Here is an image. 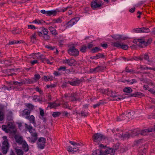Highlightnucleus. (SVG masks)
I'll return each mask as SVG.
<instances>
[{
	"label": "nucleus",
	"instance_id": "nucleus-29",
	"mask_svg": "<svg viewBox=\"0 0 155 155\" xmlns=\"http://www.w3.org/2000/svg\"><path fill=\"white\" fill-rule=\"evenodd\" d=\"M104 55L103 54H98L96 55L95 56H94L93 59H98L99 58H104Z\"/></svg>",
	"mask_w": 155,
	"mask_h": 155
},
{
	"label": "nucleus",
	"instance_id": "nucleus-32",
	"mask_svg": "<svg viewBox=\"0 0 155 155\" xmlns=\"http://www.w3.org/2000/svg\"><path fill=\"white\" fill-rule=\"evenodd\" d=\"M152 41V39L151 38H150L146 41V43H145V46L146 47L148 45H150Z\"/></svg>",
	"mask_w": 155,
	"mask_h": 155
},
{
	"label": "nucleus",
	"instance_id": "nucleus-12",
	"mask_svg": "<svg viewBox=\"0 0 155 155\" xmlns=\"http://www.w3.org/2000/svg\"><path fill=\"white\" fill-rule=\"evenodd\" d=\"M101 6V4H97L96 0H93L91 2V6L93 8H99Z\"/></svg>",
	"mask_w": 155,
	"mask_h": 155
},
{
	"label": "nucleus",
	"instance_id": "nucleus-33",
	"mask_svg": "<svg viewBox=\"0 0 155 155\" xmlns=\"http://www.w3.org/2000/svg\"><path fill=\"white\" fill-rule=\"evenodd\" d=\"M134 31L135 32L138 33L142 32L143 29L142 28H138L136 29H134Z\"/></svg>",
	"mask_w": 155,
	"mask_h": 155
},
{
	"label": "nucleus",
	"instance_id": "nucleus-42",
	"mask_svg": "<svg viewBox=\"0 0 155 155\" xmlns=\"http://www.w3.org/2000/svg\"><path fill=\"white\" fill-rule=\"evenodd\" d=\"M43 78L45 80V81H49V80L51 81L53 80L51 78L49 77H47L46 76H45L43 77Z\"/></svg>",
	"mask_w": 155,
	"mask_h": 155
},
{
	"label": "nucleus",
	"instance_id": "nucleus-20",
	"mask_svg": "<svg viewBox=\"0 0 155 155\" xmlns=\"http://www.w3.org/2000/svg\"><path fill=\"white\" fill-rule=\"evenodd\" d=\"M80 83L79 80H76L72 82L68 81V83L72 86L78 85Z\"/></svg>",
	"mask_w": 155,
	"mask_h": 155
},
{
	"label": "nucleus",
	"instance_id": "nucleus-35",
	"mask_svg": "<svg viewBox=\"0 0 155 155\" xmlns=\"http://www.w3.org/2000/svg\"><path fill=\"white\" fill-rule=\"evenodd\" d=\"M142 33H149L150 32V30L148 28H142Z\"/></svg>",
	"mask_w": 155,
	"mask_h": 155
},
{
	"label": "nucleus",
	"instance_id": "nucleus-14",
	"mask_svg": "<svg viewBox=\"0 0 155 155\" xmlns=\"http://www.w3.org/2000/svg\"><path fill=\"white\" fill-rule=\"evenodd\" d=\"M21 144L22 145V147L25 152L28 151L29 150L28 146L25 140Z\"/></svg>",
	"mask_w": 155,
	"mask_h": 155
},
{
	"label": "nucleus",
	"instance_id": "nucleus-8",
	"mask_svg": "<svg viewBox=\"0 0 155 155\" xmlns=\"http://www.w3.org/2000/svg\"><path fill=\"white\" fill-rule=\"evenodd\" d=\"M152 132H155V129H145L141 130L140 133L142 135L145 136L149 134L148 133Z\"/></svg>",
	"mask_w": 155,
	"mask_h": 155
},
{
	"label": "nucleus",
	"instance_id": "nucleus-50",
	"mask_svg": "<svg viewBox=\"0 0 155 155\" xmlns=\"http://www.w3.org/2000/svg\"><path fill=\"white\" fill-rule=\"evenodd\" d=\"M21 82H17L16 81H14V82H13V84L15 85H18V86H22L23 84H21Z\"/></svg>",
	"mask_w": 155,
	"mask_h": 155
},
{
	"label": "nucleus",
	"instance_id": "nucleus-56",
	"mask_svg": "<svg viewBox=\"0 0 155 155\" xmlns=\"http://www.w3.org/2000/svg\"><path fill=\"white\" fill-rule=\"evenodd\" d=\"M63 105L64 106V107H65V108H68L70 110L71 109L70 108H69V106L67 103H64Z\"/></svg>",
	"mask_w": 155,
	"mask_h": 155
},
{
	"label": "nucleus",
	"instance_id": "nucleus-45",
	"mask_svg": "<svg viewBox=\"0 0 155 155\" xmlns=\"http://www.w3.org/2000/svg\"><path fill=\"white\" fill-rule=\"evenodd\" d=\"M54 23H60L61 22L62 20L60 18L55 19L53 20Z\"/></svg>",
	"mask_w": 155,
	"mask_h": 155
},
{
	"label": "nucleus",
	"instance_id": "nucleus-5",
	"mask_svg": "<svg viewBox=\"0 0 155 155\" xmlns=\"http://www.w3.org/2000/svg\"><path fill=\"white\" fill-rule=\"evenodd\" d=\"M68 52L70 55L74 56H77L79 54L78 50L75 48L74 46L70 48L68 50Z\"/></svg>",
	"mask_w": 155,
	"mask_h": 155
},
{
	"label": "nucleus",
	"instance_id": "nucleus-49",
	"mask_svg": "<svg viewBox=\"0 0 155 155\" xmlns=\"http://www.w3.org/2000/svg\"><path fill=\"white\" fill-rule=\"evenodd\" d=\"M126 81L127 82H130V84H133L134 83L137 82V81L135 79H132L130 81L129 80H126L124 82Z\"/></svg>",
	"mask_w": 155,
	"mask_h": 155
},
{
	"label": "nucleus",
	"instance_id": "nucleus-54",
	"mask_svg": "<svg viewBox=\"0 0 155 155\" xmlns=\"http://www.w3.org/2000/svg\"><path fill=\"white\" fill-rule=\"evenodd\" d=\"M26 81H27V84H32L34 82V81L30 79H26Z\"/></svg>",
	"mask_w": 155,
	"mask_h": 155
},
{
	"label": "nucleus",
	"instance_id": "nucleus-31",
	"mask_svg": "<svg viewBox=\"0 0 155 155\" xmlns=\"http://www.w3.org/2000/svg\"><path fill=\"white\" fill-rule=\"evenodd\" d=\"M124 114V113H123L121 115H120L119 116H118L117 118V121H121L123 120V115Z\"/></svg>",
	"mask_w": 155,
	"mask_h": 155
},
{
	"label": "nucleus",
	"instance_id": "nucleus-18",
	"mask_svg": "<svg viewBox=\"0 0 155 155\" xmlns=\"http://www.w3.org/2000/svg\"><path fill=\"white\" fill-rule=\"evenodd\" d=\"M49 104L48 107H50L51 108H56V107L60 105L59 104H56L55 102L49 103Z\"/></svg>",
	"mask_w": 155,
	"mask_h": 155
},
{
	"label": "nucleus",
	"instance_id": "nucleus-59",
	"mask_svg": "<svg viewBox=\"0 0 155 155\" xmlns=\"http://www.w3.org/2000/svg\"><path fill=\"white\" fill-rule=\"evenodd\" d=\"M28 28L31 29L34 28V29H35L36 28L33 25H28Z\"/></svg>",
	"mask_w": 155,
	"mask_h": 155
},
{
	"label": "nucleus",
	"instance_id": "nucleus-1",
	"mask_svg": "<svg viewBox=\"0 0 155 155\" xmlns=\"http://www.w3.org/2000/svg\"><path fill=\"white\" fill-rule=\"evenodd\" d=\"M25 127L28 130L29 132L31 134V137H29V141L32 143H34L37 140V134L35 129L33 128L32 126L28 125L27 124H25Z\"/></svg>",
	"mask_w": 155,
	"mask_h": 155
},
{
	"label": "nucleus",
	"instance_id": "nucleus-24",
	"mask_svg": "<svg viewBox=\"0 0 155 155\" xmlns=\"http://www.w3.org/2000/svg\"><path fill=\"white\" fill-rule=\"evenodd\" d=\"M75 23V21H74L72 18L66 23V25H68V27L69 26H72Z\"/></svg>",
	"mask_w": 155,
	"mask_h": 155
},
{
	"label": "nucleus",
	"instance_id": "nucleus-38",
	"mask_svg": "<svg viewBox=\"0 0 155 155\" xmlns=\"http://www.w3.org/2000/svg\"><path fill=\"white\" fill-rule=\"evenodd\" d=\"M60 114L61 113L60 112H54L52 115L53 117H58Z\"/></svg>",
	"mask_w": 155,
	"mask_h": 155
},
{
	"label": "nucleus",
	"instance_id": "nucleus-9",
	"mask_svg": "<svg viewBox=\"0 0 155 155\" xmlns=\"http://www.w3.org/2000/svg\"><path fill=\"white\" fill-rule=\"evenodd\" d=\"M14 138L16 142L19 144H21L25 141L23 140V137L19 135H15Z\"/></svg>",
	"mask_w": 155,
	"mask_h": 155
},
{
	"label": "nucleus",
	"instance_id": "nucleus-7",
	"mask_svg": "<svg viewBox=\"0 0 155 155\" xmlns=\"http://www.w3.org/2000/svg\"><path fill=\"white\" fill-rule=\"evenodd\" d=\"M7 127L9 129V131H10L11 133L15 134L16 131V129L15 128V125L12 123L9 122H8L7 125Z\"/></svg>",
	"mask_w": 155,
	"mask_h": 155
},
{
	"label": "nucleus",
	"instance_id": "nucleus-13",
	"mask_svg": "<svg viewBox=\"0 0 155 155\" xmlns=\"http://www.w3.org/2000/svg\"><path fill=\"white\" fill-rule=\"evenodd\" d=\"M130 135H131L130 134L127 133L126 134H122V135L120 134L119 136L120 138L122 139H128L130 137Z\"/></svg>",
	"mask_w": 155,
	"mask_h": 155
},
{
	"label": "nucleus",
	"instance_id": "nucleus-2",
	"mask_svg": "<svg viewBox=\"0 0 155 155\" xmlns=\"http://www.w3.org/2000/svg\"><path fill=\"white\" fill-rule=\"evenodd\" d=\"M93 137L94 141L95 142H98L108 139L104 135L99 133L94 134Z\"/></svg>",
	"mask_w": 155,
	"mask_h": 155
},
{
	"label": "nucleus",
	"instance_id": "nucleus-19",
	"mask_svg": "<svg viewBox=\"0 0 155 155\" xmlns=\"http://www.w3.org/2000/svg\"><path fill=\"white\" fill-rule=\"evenodd\" d=\"M15 150L17 155H23V151L21 149L15 148Z\"/></svg>",
	"mask_w": 155,
	"mask_h": 155
},
{
	"label": "nucleus",
	"instance_id": "nucleus-34",
	"mask_svg": "<svg viewBox=\"0 0 155 155\" xmlns=\"http://www.w3.org/2000/svg\"><path fill=\"white\" fill-rule=\"evenodd\" d=\"M40 76L39 74H36L34 76L33 79L35 80V82H36L40 79Z\"/></svg>",
	"mask_w": 155,
	"mask_h": 155
},
{
	"label": "nucleus",
	"instance_id": "nucleus-25",
	"mask_svg": "<svg viewBox=\"0 0 155 155\" xmlns=\"http://www.w3.org/2000/svg\"><path fill=\"white\" fill-rule=\"evenodd\" d=\"M29 120L31 123L34 124L35 123V119L33 115H31L30 117L29 116L28 118Z\"/></svg>",
	"mask_w": 155,
	"mask_h": 155
},
{
	"label": "nucleus",
	"instance_id": "nucleus-61",
	"mask_svg": "<svg viewBox=\"0 0 155 155\" xmlns=\"http://www.w3.org/2000/svg\"><path fill=\"white\" fill-rule=\"evenodd\" d=\"M137 96L138 95L139 96H140V97H143V96H144V95L143 94H142L141 93L138 92H137Z\"/></svg>",
	"mask_w": 155,
	"mask_h": 155
},
{
	"label": "nucleus",
	"instance_id": "nucleus-37",
	"mask_svg": "<svg viewBox=\"0 0 155 155\" xmlns=\"http://www.w3.org/2000/svg\"><path fill=\"white\" fill-rule=\"evenodd\" d=\"M43 37L45 41L49 40L50 38V37L48 34H46L43 35Z\"/></svg>",
	"mask_w": 155,
	"mask_h": 155
},
{
	"label": "nucleus",
	"instance_id": "nucleus-53",
	"mask_svg": "<svg viewBox=\"0 0 155 155\" xmlns=\"http://www.w3.org/2000/svg\"><path fill=\"white\" fill-rule=\"evenodd\" d=\"M68 151L70 152H71L74 153V150L72 149V148L71 146H69L68 148Z\"/></svg>",
	"mask_w": 155,
	"mask_h": 155
},
{
	"label": "nucleus",
	"instance_id": "nucleus-43",
	"mask_svg": "<svg viewBox=\"0 0 155 155\" xmlns=\"http://www.w3.org/2000/svg\"><path fill=\"white\" fill-rule=\"evenodd\" d=\"M7 128L6 126L5 125H3L2 126V129L6 132L8 133L9 132V130Z\"/></svg>",
	"mask_w": 155,
	"mask_h": 155
},
{
	"label": "nucleus",
	"instance_id": "nucleus-40",
	"mask_svg": "<svg viewBox=\"0 0 155 155\" xmlns=\"http://www.w3.org/2000/svg\"><path fill=\"white\" fill-rule=\"evenodd\" d=\"M120 48L123 49L127 50L128 48V46L127 45H123L122 44Z\"/></svg>",
	"mask_w": 155,
	"mask_h": 155
},
{
	"label": "nucleus",
	"instance_id": "nucleus-60",
	"mask_svg": "<svg viewBox=\"0 0 155 155\" xmlns=\"http://www.w3.org/2000/svg\"><path fill=\"white\" fill-rule=\"evenodd\" d=\"M31 63L32 65H34L35 64L38 63V61L36 60H35L32 61L31 62Z\"/></svg>",
	"mask_w": 155,
	"mask_h": 155
},
{
	"label": "nucleus",
	"instance_id": "nucleus-52",
	"mask_svg": "<svg viewBox=\"0 0 155 155\" xmlns=\"http://www.w3.org/2000/svg\"><path fill=\"white\" fill-rule=\"evenodd\" d=\"M40 114L41 116L43 117L44 116V111L43 109L40 108Z\"/></svg>",
	"mask_w": 155,
	"mask_h": 155
},
{
	"label": "nucleus",
	"instance_id": "nucleus-57",
	"mask_svg": "<svg viewBox=\"0 0 155 155\" xmlns=\"http://www.w3.org/2000/svg\"><path fill=\"white\" fill-rule=\"evenodd\" d=\"M66 67L65 66H62L58 68V70L59 71L62 70L63 71L65 70Z\"/></svg>",
	"mask_w": 155,
	"mask_h": 155
},
{
	"label": "nucleus",
	"instance_id": "nucleus-44",
	"mask_svg": "<svg viewBox=\"0 0 155 155\" xmlns=\"http://www.w3.org/2000/svg\"><path fill=\"white\" fill-rule=\"evenodd\" d=\"M126 71L127 72L131 73H134L135 72L132 69H129L127 68L126 69Z\"/></svg>",
	"mask_w": 155,
	"mask_h": 155
},
{
	"label": "nucleus",
	"instance_id": "nucleus-41",
	"mask_svg": "<svg viewBox=\"0 0 155 155\" xmlns=\"http://www.w3.org/2000/svg\"><path fill=\"white\" fill-rule=\"evenodd\" d=\"M37 58L41 59L42 62H44V60L45 59V58L42 54L40 55L39 57Z\"/></svg>",
	"mask_w": 155,
	"mask_h": 155
},
{
	"label": "nucleus",
	"instance_id": "nucleus-51",
	"mask_svg": "<svg viewBox=\"0 0 155 155\" xmlns=\"http://www.w3.org/2000/svg\"><path fill=\"white\" fill-rule=\"evenodd\" d=\"M4 118L3 114L2 112L0 111V120H2Z\"/></svg>",
	"mask_w": 155,
	"mask_h": 155
},
{
	"label": "nucleus",
	"instance_id": "nucleus-47",
	"mask_svg": "<svg viewBox=\"0 0 155 155\" xmlns=\"http://www.w3.org/2000/svg\"><path fill=\"white\" fill-rule=\"evenodd\" d=\"M114 38L116 40H120L122 38V36L121 35H116L115 36V38Z\"/></svg>",
	"mask_w": 155,
	"mask_h": 155
},
{
	"label": "nucleus",
	"instance_id": "nucleus-36",
	"mask_svg": "<svg viewBox=\"0 0 155 155\" xmlns=\"http://www.w3.org/2000/svg\"><path fill=\"white\" fill-rule=\"evenodd\" d=\"M101 49L97 47H95L91 49V51L93 53H94L96 52H97Z\"/></svg>",
	"mask_w": 155,
	"mask_h": 155
},
{
	"label": "nucleus",
	"instance_id": "nucleus-64",
	"mask_svg": "<svg viewBox=\"0 0 155 155\" xmlns=\"http://www.w3.org/2000/svg\"><path fill=\"white\" fill-rule=\"evenodd\" d=\"M102 103H99L96 104H94L93 105V107L94 108H96V107H97L99 106Z\"/></svg>",
	"mask_w": 155,
	"mask_h": 155
},
{
	"label": "nucleus",
	"instance_id": "nucleus-62",
	"mask_svg": "<svg viewBox=\"0 0 155 155\" xmlns=\"http://www.w3.org/2000/svg\"><path fill=\"white\" fill-rule=\"evenodd\" d=\"M72 19L74 21H75V22H78L79 21V20L80 19V18L79 17H75V18H73Z\"/></svg>",
	"mask_w": 155,
	"mask_h": 155
},
{
	"label": "nucleus",
	"instance_id": "nucleus-16",
	"mask_svg": "<svg viewBox=\"0 0 155 155\" xmlns=\"http://www.w3.org/2000/svg\"><path fill=\"white\" fill-rule=\"evenodd\" d=\"M136 41H137L139 43L143 44L145 46V43H146V40L144 38L142 37L140 38L137 39Z\"/></svg>",
	"mask_w": 155,
	"mask_h": 155
},
{
	"label": "nucleus",
	"instance_id": "nucleus-10",
	"mask_svg": "<svg viewBox=\"0 0 155 155\" xmlns=\"http://www.w3.org/2000/svg\"><path fill=\"white\" fill-rule=\"evenodd\" d=\"M110 97H112L113 99L115 98V97H117V99H118L119 100L124 99L126 98L125 97H124L122 96L117 95L116 92H113L112 91H111Z\"/></svg>",
	"mask_w": 155,
	"mask_h": 155
},
{
	"label": "nucleus",
	"instance_id": "nucleus-48",
	"mask_svg": "<svg viewBox=\"0 0 155 155\" xmlns=\"http://www.w3.org/2000/svg\"><path fill=\"white\" fill-rule=\"evenodd\" d=\"M81 115V116L87 117L88 115V113L85 111H82Z\"/></svg>",
	"mask_w": 155,
	"mask_h": 155
},
{
	"label": "nucleus",
	"instance_id": "nucleus-46",
	"mask_svg": "<svg viewBox=\"0 0 155 155\" xmlns=\"http://www.w3.org/2000/svg\"><path fill=\"white\" fill-rule=\"evenodd\" d=\"M42 30L43 32V35L45 34H48V31L47 29L45 28H42Z\"/></svg>",
	"mask_w": 155,
	"mask_h": 155
},
{
	"label": "nucleus",
	"instance_id": "nucleus-3",
	"mask_svg": "<svg viewBox=\"0 0 155 155\" xmlns=\"http://www.w3.org/2000/svg\"><path fill=\"white\" fill-rule=\"evenodd\" d=\"M3 138L4 141L3 142V145L2 147V153L5 154L8 152L9 148V144L6 136H4Z\"/></svg>",
	"mask_w": 155,
	"mask_h": 155
},
{
	"label": "nucleus",
	"instance_id": "nucleus-23",
	"mask_svg": "<svg viewBox=\"0 0 155 155\" xmlns=\"http://www.w3.org/2000/svg\"><path fill=\"white\" fill-rule=\"evenodd\" d=\"M49 29L53 35H55L57 34L55 29L53 27H50L49 28Z\"/></svg>",
	"mask_w": 155,
	"mask_h": 155
},
{
	"label": "nucleus",
	"instance_id": "nucleus-27",
	"mask_svg": "<svg viewBox=\"0 0 155 155\" xmlns=\"http://www.w3.org/2000/svg\"><path fill=\"white\" fill-rule=\"evenodd\" d=\"M76 63V62L75 60L71 59H69V65L70 66L75 65Z\"/></svg>",
	"mask_w": 155,
	"mask_h": 155
},
{
	"label": "nucleus",
	"instance_id": "nucleus-11",
	"mask_svg": "<svg viewBox=\"0 0 155 155\" xmlns=\"http://www.w3.org/2000/svg\"><path fill=\"white\" fill-rule=\"evenodd\" d=\"M30 112L28 109H26L23 111L21 113V114L23 117H24L28 119L29 116H28L30 115Z\"/></svg>",
	"mask_w": 155,
	"mask_h": 155
},
{
	"label": "nucleus",
	"instance_id": "nucleus-21",
	"mask_svg": "<svg viewBox=\"0 0 155 155\" xmlns=\"http://www.w3.org/2000/svg\"><path fill=\"white\" fill-rule=\"evenodd\" d=\"M103 150H98L94 152L92 155H103Z\"/></svg>",
	"mask_w": 155,
	"mask_h": 155
},
{
	"label": "nucleus",
	"instance_id": "nucleus-4",
	"mask_svg": "<svg viewBox=\"0 0 155 155\" xmlns=\"http://www.w3.org/2000/svg\"><path fill=\"white\" fill-rule=\"evenodd\" d=\"M46 143V139L44 137L40 138L38 140V147L41 149H43L45 146Z\"/></svg>",
	"mask_w": 155,
	"mask_h": 155
},
{
	"label": "nucleus",
	"instance_id": "nucleus-28",
	"mask_svg": "<svg viewBox=\"0 0 155 155\" xmlns=\"http://www.w3.org/2000/svg\"><path fill=\"white\" fill-rule=\"evenodd\" d=\"M119 146L120 144L119 143H116L114 144V148H112L113 150V153H115L116 150L118 149Z\"/></svg>",
	"mask_w": 155,
	"mask_h": 155
},
{
	"label": "nucleus",
	"instance_id": "nucleus-58",
	"mask_svg": "<svg viewBox=\"0 0 155 155\" xmlns=\"http://www.w3.org/2000/svg\"><path fill=\"white\" fill-rule=\"evenodd\" d=\"M106 68V67L101 66V68L97 70V72L99 71H102L104 69Z\"/></svg>",
	"mask_w": 155,
	"mask_h": 155
},
{
	"label": "nucleus",
	"instance_id": "nucleus-55",
	"mask_svg": "<svg viewBox=\"0 0 155 155\" xmlns=\"http://www.w3.org/2000/svg\"><path fill=\"white\" fill-rule=\"evenodd\" d=\"M86 48L87 47L86 46L83 47L80 49V51L82 52H84L86 51Z\"/></svg>",
	"mask_w": 155,
	"mask_h": 155
},
{
	"label": "nucleus",
	"instance_id": "nucleus-22",
	"mask_svg": "<svg viewBox=\"0 0 155 155\" xmlns=\"http://www.w3.org/2000/svg\"><path fill=\"white\" fill-rule=\"evenodd\" d=\"M123 91L124 92L127 93H130L132 92V89L129 87H125L123 90Z\"/></svg>",
	"mask_w": 155,
	"mask_h": 155
},
{
	"label": "nucleus",
	"instance_id": "nucleus-63",
	"mask_svg": "<svg viewBox=\"0 0 155 155\" xmlns=\"http://www.w3.org/2000/svg\"><path fill=\"white\" fill-rule=\"evenodd\" d=\"M55 85L54 84H53L51 85H47V88H49L50 87L53 88L54 87Z\"/></svg>",
	"mask_w": 155,
	"mask_h": 155
},
{
	"label": "nucleus",
	"instance_id": "nucleus-39",
	"mask_svg": "<svg viewBox=\"0 0 155 155\" xmlns=\"http://www.w3.org/2000/svg\"><path fill=\"white\" fill-rule=\"evenodd\" d=\"M31 41L33 43H34V42L33 41V39H36V34L35 33H34L33 34L31 37Z\"/></svg>",
	"mask_w": 155,
	"mask_h": 155
},
{
	"label": "nucleus",
	"instance_id": "nucleus-30",
	"mask_svg": "<svg viewBox=\"0 0 155 155\" xmlns=\"http://www.w3.org/2000/svg\"><path fill=\"white\" fill-rule=\"evenodd\" d=\"M27 107L29 109V110L30 111L33 110L34 108V106L30 104H27L26 105Z\"/></svg>",
	"mask_w": 155,
	"mask_h": 155
},
{
	"label": "nucleus",
	"instance_id": "nucleus-6",
	"mask_svg": "<svg viewBox=\"0 0 155 155\" xmlns=\"http://www.w3.org/2000/svg\"><path fill=\"white\" fill-rule=\"evenodd\" d=\"M40 12L42 14H46L47 16H51V15H55L57 14V12L55 10L46 11L45 10H41Z\"/></svg>",
	"mask_w": 155,
	"mask_h": 155
},
{
	"label": "nucleus",
	"instance_id": "nucleus-17",
	"mask_svg": "<svg viewBox=\"0 0 155 155\" xmlns=\"http://www.w3.org/2000/svg\"><path fill=\"white\" fill-rule=\"evenodd\" d=\"M113 152V150L112 148H109L105 150H103V155H107L108 154L111 153Z\"/></svg>",
	"mask_w": 155,
	"mask_h": 155
},
{
	"label": "nucleus",
	"instance_id": "nucleus-26",
	"mask_svg": "<svg viewBox=\"0 0 155 155\" xmlns=\"http://www.w3.org/2000/svg\"><path fill=\"white\" fill-rule=\"evenodd\" d=\"M121 44L122 43L118 42H116L113 43L112 45L117 48H120Z\"/></svg>",
	"mask_w": 155,
	"mask_h": 155
},
{
	"label": "nucleus",
	"instance_id": "nucleus-15",
	"mask_svg": "<svg viewBox=\"0 0 155 155\" xmlns=\"http://www.w3.org/2000/svg\"><path fill=\"white\" fill-rule=\"evenodd\" d=\"M136 41H137L139 43L143 44L145 46V43H146V40L144 38L142 37L140 38L137 39Z\"/></svg>",
	"mask_w": 155,
	"mask_h": 155
}]
</instances>
